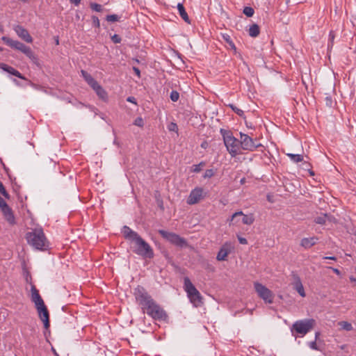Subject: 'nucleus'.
Returning a JSON list of instances; mask_svg holds the SVG:
<instances>
[{
  "instance_id": "4",
  "label": "nucleus",
  "mask_w": 356,
  "mask_h": 356,
  "mask_svg": "<svg viewBox=\"0 0 356 356\" xmlns=\"http://www.w3.org/2000/svg\"><path fill=\"white\" fill-rule=\"evenodd\" d=\"M132 243H134L132 246L133 251L136 254L144 258L151 259L154 257L152 248L139 235L134 239Z\"/></svg>"
},
{
  "instance_id": "24",
  "label": "nucleus",
  "mask_w": 356,
  "mask_h": 356,
  "mask_svg": "<svg viewBox=\"0 0 356 356\" xmlns=\"http://www.w3.org/2000/svg\"><path fill=\"white\" fill-rule=\"evenodd\" d=\"M295 163H298L303 161V156L300 154H286Z\"/></svg>"
},
{
  "instance_id": "17",
  "label": "nucleus",
  "mask_w": 356,
  "mask_h": 356,
  "mask_svg": "<svg viewBox=\"0 0 356 356\" xmlns=\"http://www.w3.org/2000/svg\"><path fill=\"white\" fill-rule=\"evenodd\" d=\"M0 68L2 69L3 71L14 75L21 79H25V77L17 70H15L14 67L5 64V63H0Z\"/></svg>"
},
{
  "instance_id": "55",
  "label": "nucleus",
  "mask_w": 356,
  "mask_h": 356,
  "mask_svg": "<svg viewBox=\"0 0 356 356\" xmlns=\"http://www.w3.org/2000/svg\"><path fill=\"white\" fill-rule=\"evenodd\" d=\"M3 26L0 23V32L3 33Z\"/></svg>"
},
{
  "instance_id": "25",
  "label": "nucleus",
  "mask_w": 356,
  "mask_h": 356,
  "mask_svg": "<svg viewBox=\"0 0 356 356\" xmlns=\"http://www.w3.org/2000/svg\"><path fill=\"white\" fill-rule=\"evenodd\" d=\"M339 325L341 327L343 330L346 331H350L353 329L352 325L347 321H340Z\"/></svg>"
},
{
  "instance_id": "6",
  "label": "nucleus",
  "mask_w": 356,
  "mask_h": 356,
  "mask_svg": "<svg viewBox=\"0 0 356 356\" xmlns=\"http://www.w3.org/2000/svg\"><path fill=\"white\" fill-rule=\"evenodd\" d=\"M1 40L10 47L22 51L30 59H35V56L31 49L29 47L23 44L22 42H19L17 40H13V39L7 36H3L1 38Z\"/></svg>"
},
{
  "instance_id": "36",
  "label": "nucleus",
  "mask_w": 356,
  "mask_h": 356,
  "mask_svg": "<svg viewBox=\"0 0 356 356\" xmlns=\"http://www.w3.org/2000/svg\"><path fill=\"white\" fill-rule=\"evenodd\" d=\"M179 98V94L175 90H172L170 93V99L172 102H177Z\"/></svg>"
},
{
  "instance_id": "52",
  "label": "nucleus",
  "mask_w": 356,
  "mask_h": 356,
  "mask_svg": "<svg viewBox=\"0 0 356 356\" xmlns=\"http://www.w3.org/2000/svg\"><path fill=\"white\" fill-rule=\"evenodd\" d=\"M71 3H74L75 5L79 4L81 0H70Z\"/></svg>"
},
{
  "instance_id": "7",
  "label": "nucleus",
  "mask_w": 356,
  "mask_h": 356,
  "mask_svg": "<svg viewBox=\"0 0 356 356\" xmlns=\"http://www.w3.org/2000/svg\"><path fill=\"white\" fill-rule=\"evenodd\" d=\"M184 289L191 302L199 307L202 304V298L188 277L184 278Z\"/></svg>"
},
{
  "instance_id": "54",
  "label": "nucleus",
  "mask_w": 356,
  "mask_h": 356,
  "mask_svg": "<svg viewBox=\"0 0 356 356\" xmlns=\"http://www.w3.org/2000/svg\"><path fill=\"white\" fill-rule=\"evenodd\" d=\"M68 218L70 219V220L68 221V224H72V214L70 213V215H68Z\"/></svg>"
},
{
  "instance_id": "43",
  "label": "nucleus",
  "mask_w": 356,
  "mask_h": 356,
  "mask_svg": "<svg viewBox=\"0 0 356 356\" xmlns=\"http://www.w3.org/2000/svg\"><path fill=\"white\" fill-rule=\"evenodd\" d=\"M89 86L95 91L100 85L98 83V82L95 80H94L91 83L89 84Z\"/></svg>"
},
{
  "instance_id": "11",
  "label": "nucleus",
  "mask_w": 356,
  "mask_h": 356,
  "mask_svg": "<svg viewBox=\"0 0 356 356\" xmlns=\"http://www.w3.org/2000/svg\"><path fill=\"white\" fill-rule=\"evenodd\" d=\"M257 140H254L248 135L240 133V147L244 150L254 151L258 147L261 146L260 143H257Z\"/></svg>"
},
{
  "instance_id": "16",
  "label": "nucleus",
  "mask_w": 356,
  "mask_h": 356,
  "mask_svg": "<svg viewBox=\"0 0 356 356\" xmlns=\"http://www.w3.org/2000/svg\"><path fill=\"white\" fill-rule=\"evenodd\" d=\"M231 252V246L227 243H225L219 250L216 259L218 261H225Z\"/></svg>"
},
{
  "instance_id": "27",
  "label": "nucleus",
  "mask_w": 356,
  "mask_h": 356,
  "mask_svg": "<svg viewBox=\"0 0 356 356\" xmlns=\"http://www.w3.org/2000/svg\"><path fill=\"white\" fill-rule=\"evenodd\" d=\"M0 193L6 199L9 200L10 196L8 193L6 191L3 184L0 181Z\"/></svg>"
},
{
  "instance_id": "28",
  "label": "nucleus",
  "mask_w": 356,
  "mask_h": 356,
  "mask_svg": "<svg viewBox=\"0 0 356 356\" xmlns=\"http://www.w3.org/2000/svg\"><path fill=\"white\" fill-rule=\"evenodd\" d=\"M81 73L83 74V76L84 77L86 81L88 83V84L89 85L90 83H91L95 79L92 78V76L89 74L88 72L82 70L81 71Z\"/></svg>"
},
{
  "instance_id": "62",
  "label": "nucleus",
  "mask_w": 356,
  "mask_h": 356,
  "mask_svg": "<svg viewBox=\"0 0 356 356\" xmlns=\"http://www.w3.org/2000/svg\"><path fill=\"white\" fill-rule=\"evenodd\" d=\"M3 51V48L0 47V51Z\"/></svg>"
},
{
  "instance_id": "13",
  "label": "nucleus",
  "mask_w": 356,
  "mask_h": 356,
  "mask_svg": "<svg viewBox=\"0 0 356 356\" xmlns=\"http://www.w3.org/2000/svg\"><path fill=\"white\" fill-rule=\"evenodd\" d=\"M17 35L24 40L25 42L31 43L33 42V38L29 33L28 31L24 29L22 26L17 25L14 28Z\"/></svg>"
},
{
  "instance_id": "32",
  "label": "nucleus",
  "mask_w": 356,
  "mask_h": 356,
  "mask_svg": "<svg viewBox=\"0 0 356 356\" xmlns=\"http://www.w3.org/2000/svg\"><path fill=\"white\" fill-rule=\"evenodd\" d=\"M229 107L239 116L243 117L244 115V112L240 109L234 106L233 104H229Z\"/></svg>"
},
{
  "instance_id": "61",
  "label": "nucleus",
  "mask_w": 356,
  "mask_h": 356,
  "mask_svg": "<svg viewBox=\"0 0 356 356\" xmlns=\"http://www.w3.org/2000/svg\"><path fill=\"white\" fill-rule=\"evenodd\" d=\"M351 280H352L353 282H356V280H355V279H353V278H351Z\"/></svg>"
},
{
  "instance_id": "18",
  "label": "nucleus",
  "mask_w": 356,
  "mask_h": 356,
  "mask_svg": "<svg viewBox=\"0 0 356 356\" xmlns=\"http://www.w3.org/2000/svg\"><path fill=\"white\" fill-rule=\"evenodd\" d=\"M293 280H294V288L298 291V293L300 294V296L305 297V293L304 290V287L302 286V284L301 282V280L298 275L296 274H293Z\"/></svg>"
},
{
  "instance_id": "50",
  "label": "nucleus",
  "mask_w": 356,
  "mask_h": 356,
  "mask_svg": "<svg viewBox=\"0 0 356 356\" xmlns=\"http://www.w3.org/2000/svg\"><path fill=\"white\" fill-rule=\"evenodd\" d=\"M330 268H331L334 273H335L337 275H340V270L337 268H332L330 267Z\"/></svg>"
},
{
  "instance_id": "40",
  "label": "nucleus",
  "mask_w": 356,
  "mask_h": 356,
  "mask_svg": "<svg viewBox=\"0 0 356 356\" xmlns=\"http://www.w3.org/2000/svg\"><path fill=\"white\" fill-rule=\"evenodd\" d=\"M169 131H178V127L176 123L171 122L168 127Z\"/></svg>"
},
{
  "instance_id": "10",
  "label": "nucleus",
  "mask_w": 356,
  "mask_h": 356,
  "mask_svg": "<svg viewBox=\"0 0 356 356\" xmlns=\"http://www.w3.org/2000/svg\"><path fill=\"white\" fill-rule=\"evenodd\" d=\"M254 286V289L259 298L263 299L264 301L266 303H273L274 296L270 290H269L264 285L258 282H255Z\"/></svg>"
},
{
  "instance_id": "58",
  "label": "nucleus",
  "mask_w": 356,
  "mask_h": 356,
  "mask_svg": "<svg viewBox=\"0 0 356 356\" xmlns=\"http://www.w3.org/2000/svg\"><path fill=\"white\" fill-rule=\"evenodd\" d=\"M309 172L310 175H312V176L314 175V172L312 170H309Z\"/></svg>"
},
{
  "instance_id": "31",
  "label": "nucleus",
  "mask_w": 356,
  "mask_h": 356,
  "mask_svg": "<svg viewBox=\"0 0 356 356\" xmlns=\"http://www.w3.org/2000/svg\"><path fill=\"white\" fill-rule=\"evenodd\" d=\"M90 8L96 11V12H102V6L100 4H98L97 3H90Z\"/></svg>"
},
{
  "instance_id": "51",
  "label": "nucleus",
  "mask_w": 356,
  "mask_h": 356,
  "mask_svg": "<svg viewBox=\"0 0 356 356\" xmlns=\"http://www.w3.org/2000/svg\"><path fill=\"white\" fill-rule=\"evenodd\" d=\"M325 99H326V103H327V105H331L332 104V99L330 97H327L325 98Z\"/></svg>"
},
{
  "instance_id": "30",
  "label": "nucleus",
  "mask_w": 356,
  "mask_h": 356,
  "mask_svg": "<svg viewBox=\"0 0 356 356\" xmlns=\"http://www.w3.org/2000/svg\"><path fill=\"white\" fill-rule=\"evenodd\" d=\"M254 9L252 7L247 6V7H245L243 9V13L247 17H252L254 15Z\"/></svg>"
},
{
  "instance_id": "48",
  "label": "nucleus",
  "mask_w": 356,
  "mask_h": 356,
  "mask_svg": "<svg viewBox=\"0 0 356 356\" xmlns=\"http://www.w3.org/2000/svg\"><path fill=\"white\" fill-rule=\"evenodd\" d=\"M133 70L136 74V75L140 77V70L136 67H133Z\"/></svg>"
},
{
  "instance_id": "39",
  "label": "nucleus",
  "mask_w": 356,
  "mask_h": 356,
  "mask_svg": "<svg viewBox=\"0 0 356 356\" xmlns=\"http://www.w3.org/2000/svg\"><path fill=\"white\" fill-rule=\"evenodd\" d=\"M334 33L333 31H330L329 35V44L328 47H332L333 45L334 40Z\"/></svg>"
},
{
  "instance_id": "53",
  "label": "nucleus",
  "mask_w": 356,
  "mask_h": 356,
  "mask_svg": "<svg viewBox=\"0 0 356 356\" xmlns=\"http://www.w3.org/2000/svg\"><path fill=\"white\" fill-rule=\"evenodd\" d=\"M323 259H332V260H336L337 258L335 257H325Z\"/></svg>"
},
{
  "instance_id": "38",
  "label": "nucleus",
  "mask_w": 356,
  "mask_h": 356,
  "mask_svg": "<svg viewBox=\"0 0 356 356\" xmlns=\"http://www.w3.org/2000/svg\"><path fill=\"white\" fill-rule=\"evenodd\" d=\"M215 172L213 169L207 170L203 175L204 178H211L214 175Z\"/></svg>"
},
{
  "instance_id": "59",
  "label": "nucleus",
  "mask_w": 356,
  "mask_h": 356,
  "mask_svg": "<svg viewBox=\"0 0 356 356\" xmlns=\"http://www.w3.org/2000/svg\"><path fill=\"white\" fill-rule=\"evenodd\" d=\"M134 60L135 61V63H138L139 62V60L137 58L134 59Z\"/></svg>"
},
{
  "instance_id": "15",
  "label": "nucleus",
  "mask_w": 356,
  "mask_h": 356,
  "mask_svg": "<svg viewBox=\"0 0 356 356\" xmlns=\"http://www.w3.org/2000/svg\"><path fill=\"white\" fill-rule=\"evenodd\" d=\"M243 216L242 222L245 225H252L254 222V218L253 214L245 215V214L243 213L242 211H238V212L234 213L232 216L231 221L234 220V219L237 216Z\"/></svg>"
},
{
  "instance_id": "22",
  "label": "nucleus",
  "mask_w": 356,
  "mask_h": 356,
  "mask_svg": "<svg viewBox=\"0 0 356 356\" xmlns=\"http://www.w3.org/2000/svg\"><path fill=\"white\" fill-rule=\"evenodd\" d=\"M96 94L99 97V99L106 101L108 98L107 92L105 90L100 86L96 90Z\"/></svg>"
},
{
  "instance_id": "20",
  "label": "nucleus",
  "mask_w": 356,
  "mask_h": 356,
  "mask_svg": "<svg viewBox=\"0 0 356 356\" xmlns=\"http://www.w3.org/2000/svg\"><path fill=\"white\" fill-rule=\"evenodd\" d=\"M317 241V237L304 238L301 240L300 245L305 248H309L314 245Z\"/></svg>"
},
{
  "instance_id": "1",
  "label": "nucleus",
  "mask_w": 356,
  "mask_h": 356,
  "mask_svg": "<svg viewBox=\"0 0 356 356\" xmlns=\"http://www.w3.org/2000/svg\"><path fill=\"white\" fill-rule=\"evenodd\" d=\"M134 296L143 312H146L153 319L164 321L167 318L168 316L164 309L153 300L143 287H137L135 289Z\"/></svg>"
},
{
  "instance_id": "12",
  "label": "nucleus",
  "mask_w": 356,
  "mask_h": 356,
  "mask_svg": "<svg viewBox=\"0 0 356 356\" xmlns=\"http://www.w3.org/2000/svg\"><path fill=\"white\" fill-rule=\"evenodd\" d=\"M203 190L201 188H196L193 190L187 200L188 204H194L197 203L202 197Z\"/></svg>"
},
{
  "instance_id": "8",
  "label": "nucleus",
  "mask_w": 356,
  "mask_h": 356,
  "mask_svg": "<svg viewBox=\"0 0 356 356\" xmlns=\"http://www.w3.org/2000/svg\"><path fill=\"white\" fill-rule=\"evenodd\" d=\"M159 233L163 238L177 247L186 248L188 245L187 241L184 238L175 233L169 232L163 229H159Z\"/></svg>"
},
{
  "instance_id": "56",
  "label": "nucleus",
  "mask_w": 356,
  "mask_h": 356,
  "mask_svg": "<svg viewBox=\"0 0 356 356\" xmlns=\"http://www.w3.org/2000/svg\"><path fill=\"white\" fill-rule=\"evenodd\" d=\"M241 184H244L245 183V178H242L240 181Z\"/></svg>"
},
{
  "instance_id": "2",
  "label": "nucleus",
  "mask_w": 356,
  "mask_h": 356,
  "mask_svg": "<svg viewBox=\"0 0 356 356\" xmlns=\"http://www.w3.org/2000/svg\"><path fill=\"white\" fill-rule=\"evenodd\" d=\"M31 300L35 305L39 318L43 322L44 328L48 329L50 326L49 313L43 299L39 293V291L33 284L31 285Z\"/></svg>"
},
{
  "instance_id": "23",
  "label": "nucleus",
  "mask_w": 356,
  "mask_h": 356,
  "mask_svg": "<svg viewBox=\"0 0 356 356\" xmlns=\"http://www.w3.org/2000/svg\"><path fill=\"white\" fill-rule=\"evenodd\" d=\"M259 34V27L257 24H252L249 29V35L251 37L255 38Z\"/></svg>"
},
{
  "instance_id": "60",
  "label": "nucleus",
  "mask_w": 356,
  "mask_h": 356,
  "mask_svg": "<svg viewBox=\"0 0 356 356\" xmlns=\"http://www.w3.org/2000/svg\"><path fill=\"white\" fill-rule=\"evenodd\" d=\"M56 42L57 44H58V39H56Z\"/></svg>"
},
{
  "instance_id": "19",
  "label": "nucleus",
  "mask_w": 356,
  "mask_h": 356,
  "mask_svg": "<svg viewBox=\"0 0 356 356\" xmlns=\"http://www.w3.org/2000/svg\"><path fill=\"white\" fill-rule=\"evenodd\" d=\"M122 233L126 239L131 241V242L134 239L138 236V233L131 230L129 227L124 226Z\"/></svg>"
},
{
  "instance_id": "44",
  "label": "nucleus",
  "mask_w": 356,
  "mask_h": 356,
  "mask_svg": "<svg viewBox=\"0 0 356 356\" xmlns=\"http://www.w3.org/2000/svg\"><path fill=\"white\" fill-rule=\"evenodd\" d=\"M111 39L114 43H120L121 42V38L117 34L113 35Z\"/></svg>"
},
{
  "instance_id": "35",
  "label": "nucleus",
  "mask_w": 356,
  "mask_h": 356,
  "mask_svg": "<svg viewBox=\"0 0 356 356\" xmlns=\"http://www.w3.org/2000/svg\"><path fill=\"white\" fill-rule=\"evenodd\" d=\"M119 19L120 17L117 15H109L106 16V20L111 22L119 21Z\"/></svg>"
},
{
  "instance_id": "5",
  "label": "nucleus",
  "mask_w": 356,
  "mask_h": 356,
  "mask_svg": "<svg viewBox=\"0 0 356 356\" xmlns=\"http://www.w3.org/2000/svg\"><path fill=\"white\" fill-rule=\"evenodd\" d=\"M220 132L222 134L225 145L232 156L234 157L239 154L241 149L239 140L234 138L229 131L221 129Z\"/></svg>"
},
{
  "instance_id": "34",
  "label": "nucleus",
  "mask_w": 356,
  "mask_h": 356,
  "mask_svg": "<svg viewBox=\"0 0 356 356\" xmlns=\"http://www.w3.org/2000/svg\"><path fill=\"white\" fill-rule=\"evenodd\" d=\"M205 163L204 162H200L199 164L197 165H194L193 166V172H199L201 171L202 170V168L203 166H204Z\"/></svg>"
},
{
  "instance_id": "9",
  "label": "nucleus",
  "mask_w": 356,
  "mask_h": 356,
  "mask_svg": "<svg viewBox=\"0 0 356 356\" xmlns=\"http://www.w3.org/2000/svg\"><path fill=\"white\" fill-rule=\"evenodd\" d=\"M315 325L316 321L313 318L300 320L296 321L293 323L292 329L294 330L297 333L305 335L311 330H312Z\"/></svg>"
},
{
  "instance_id": "14",
  "label": "nucleus",
  "mask_w": 356,
  "mask_h": 356,
  "mask_svg": "<svg viewBox=\"0 0 356 356\" xmlns=\"http://www.w3.org/2000/svg\"><path fill=\"white\" fill-rule=\"evenodd\" d=\"M4 218L10 225H15L16 223L15 218L13 214L12 209L8 205L1 209Z\"/></svg>"
},
{
  "instance_id": "46",
  "label": "nucleus",
  "mask_w": 356,
  "mask_h": 356,
  "mask_svg": "<svg viewBox=\"0 0 356 356\" xmlns=\"http://www.w3.org/2000/svg\"><path fill=\"white\" fill-rule=\"evenodd\" d=\"M309 347L313 350H318L316 341L310 342Z\"/></svg>"
},
{
  "instance_id": "3",
  "label": "nucleus",
  "mask_w": 356,
  "mask_h": 356,
  "mask_svg": "<svg viewBox=\"0 0 356 356\" xmlns=\"http://www.w3.org/2000/svg\"><path fill=\"white\" fill-rule=\"evenodd\" d=\"M26 239L29 245L37 250H44L48 247V242L41 228L27 232Z\"/></svg>"
},
{
  "instance_id": "26",
  "label": "nucleus",
  "mask_w": 356,
  "mask_h": 356,
  "mask_svg": "<svg viewBox=\"0 0 356 356\" xmlns=\"http://www.w3.org/2000/svg\"><path fill=\"white\" fill-rule=\"evenodd\" d=\"M326 213L322 214L314 219L316 224L325 225L326 223Z\"/></svg>"
},
{
  "instance_id": "57",
  "label": "nucleus",
  "mask_w": 356,
  "mask_h": 356,
  "mask_svg": "<svg viewBox=\"0 0 356 356\" xmlns=\"http://www.w3.org/2000/svg\"><path fill=\"white\" fill-rule=\"evenodd\" d=\"M319 335H320V332H316V334H315V341L318 338Z\"/></svg>"
},
{
  "instance_id": "42",
  "label": "nucleus",
  "mask_w": 356,
  "mask_h": 356,
  "mask_svg": "<svg viewBox=\"0 0 356 356\" xmlns=\"http://www.w3.org/2000/svg\"><path fill=\"white\" fill-rule=\"evenodd\" d=\"M89 86L95 91L100 85L98 83V82L95 80H94L91 83L89 84Z\"/></svg>"
},
{
  "instance_id": "49",
  "label": "nucleus",
  "mask_w": 356,
  "mask_h": 356,
  "mask_svg": "<svg viewBox=\"0 0 356 356\" xmlns=\"http://www.w3.org/2000/svg\"><path fill=\"white\" fill-rule=\"evenodd\" d=\"M127 100V102L136 104V99L134 97H129Z\"/></svg>"
},
{
  "instance_id": "47",
  "label": "nucleus",
  "mask_w": 356,
  "mask_h": 356,
  "mask_svg": "<svg viewBox=\"0 0 356 356\" xmlns=\"http://www.w3.org/2000/svg\"><path fill=\"white\" fill-rule=\"evenodd\" d=\"M238 241L241 244H247L248 243V241L246 238H243V237H241V236H238Z\"/></svg>"
},
{
  "instance_id": "41",
  "label": "nucleus",
  "mask_w": 356,
  "mask_h": 356,
  "mask_svg": "<svg viewBox=\"0 0 356 356\" xmlns=\"http://www.w3.org/2000/svg\"><path fill=\"white\" fill-rule=\"evenodd\" d=\"M92 24L95 26L99 28V26H100V23H99V20L98 19L97 17L96 16H92Z\"/></svg>"
},
{
  "instance_id": "45",
  "label": "nucleus",
  "mask_w": 356,
  "mask_h": 356,
  "mask_svg": "<svg viewBox=\"0 0 356 356\" xmlns=\"http://www.w3.org/2000/svg\"><path fill=\"white\" fill-rule=\"evenodd\" d=\"M8 206L6 201L0 196V209Z\"/></svg>"
},
{
  "instance_id": "29",
  "label": "nucleus",
  "mask_w": 356,
  "mask_h": 356,
  "mask_svg": "<svg viewBox=\"0 0 356 356\" xmlns=\"http://www.w3.org/2000/svg\"><path fill=\"white\" fill-rule=\"evenodd\" d=\"M222 38H224V40L229 44V45L230 46V47L234 49V51H236V47L234 44V42L231 40L230 39V37L229 35H228L227 34H225V35H222Z\"/></svg>"
},
{
  "instance_id": "37",
  "label": "nucleus",
  "mask_w": 356,
  "mask_h": 356,
  "mask_svg": "<svg viewBox=\"0 0 356 356\" xmlns=\"http://www.w3.org/2000/svg\"><path fill=\"white\" fill-rule=\"evenodd\" d=\"M134 124L140 127H143L144 126L143 119L140 117L136 118Z\"/></svg>"
},
{
  "instance_id": "33",
  "label": "nucleus",
  "mask_w": 356,
  "mask_h": 356,
  "mask_svg": "<svg viewBox=\"0 0 356 356\" xmlns=\"http://www.w3.org/2000/svg\"><path fill=\"white\" fill-rule=\"evenodd\" d=\"M326 222L330 224H336L337 222V219L332 215L326 213Z\"/></svg>"
},
{
  "instance_id": "21",
  "label": "nucleus",
  "mask_w": 356,
  "mask_h": 356,
  "mask_svg": "<svg viewBox=\"0 0 356 356\" xmlns=\"http://www.w3.org/2000/svg\"><path fill=\"white\" fill-rule=\"evenodd\" d=\"M177 9H178V11H179V15L181 16V17L188 24H190L191 22H190V19H189V17L188 16V14L186 12L185 10V8L183 6L182 3H178L177 4Z\"/></svg>"
}]
</instances>
